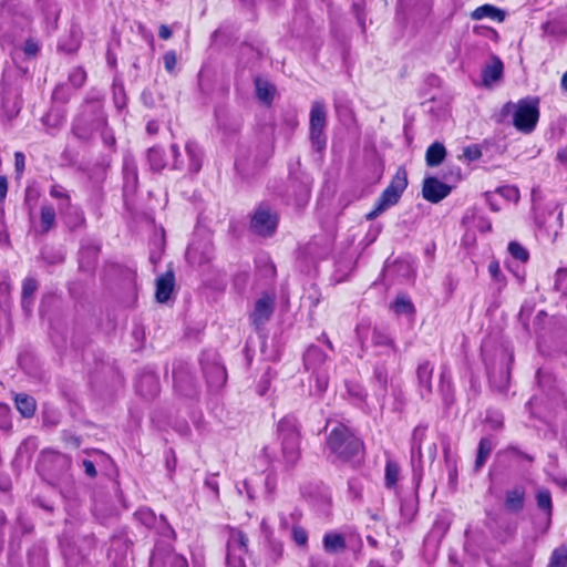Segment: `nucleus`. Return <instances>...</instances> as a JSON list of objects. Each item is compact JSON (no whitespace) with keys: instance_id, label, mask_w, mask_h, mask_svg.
Here are the masks:
<instances>
[{"instance_id":"obj_1","label":"nucleus","mask_w":567,"mask_h":567,"mask_svg":"<svg viewBox=\"0 0 567 567\" xmlns=\"http://www.w3.org/2000/svg\"><path fill=\"white\" fill-rule=\"evenodd\" d=\"M326 445L333 457V463L349 464L353 468H358L363 463V443L344 424L337 423L331 429Z\"/></svg>"},{"instance_id":"obj_2","label":"nucleus","mask_w":567,"mask_h":567,"mask_svg":"<svg viewBox=\"0 0 567 567\" xmlns=\"http://www.w3.org/2000/svg\"><path fill=\"white\" fill-rule=\"evenodd\" d=\"M277 437L281 446L282 462L286 467H293L301 457L300 424L293 415H286L278 422Z\"/></svg>"},{"instance_id":"obj_3","label":"nucleus","mask_w":567,"mask_h":567,"mask_svg":"<svg viewBox=\"0 0 567 567\" xmlns=\"http://www.w3.org/2000/svg\"><path fill=\"white\" fill-rule=\"evenodd\" d=\"M512 115L515 128L522 133H532L539 118V100L537 97H525L518 102H507L502 109V115Z\"/></svg>"},{"instance_id":"obj_4","label":"nucleus","mask_w":567,"mask_h":567,"mask_svg":"<svg viewBox=\"0 0 567 567\" xmlns=\"http://www.w3.org/2000/svg\"><path fill=\"white\" fill-rule=\"evenodd\" d=\"M71 458L54 450H44L41 452L37 470L39 474L51 485H59L69 476Z\"/></svg>"},{"instance_id":"obj_5","label":"nucleus","mask_w":567,"mask_h":567,"mask_svg":"<svg viewBox=\"0 0 567 567\" xmlns=\"http://www.w3.org/2000/svg\"><path fill=\"white\" fill-rule=\"evenodd\" d=\"M106 126V116L99 101L86 102L72 126L74 135L89 141L93 134Z\"/></svg>"},{"instance_id":"obj_6","label":"nucleus","mask_w":567,"mask_h":567,"mask_svg":"<svg viewBox=\"0 0 567 567\" xmlns=\"http://www.w3.org/2000/svg\"><path fill=\"white\" fill-rule=\"evenodd\" d=\"M171 152L175 169L187 171L190 174H197L200 171L204 162V152L198 143L187 141L183 151L177 144H172Z\"/></svg>"},{"instance_id":"obj_7","label":"nucleus","mask_w":567,"mask_h":567,"mask_svg":"<svg viewBox=\"0 0 567 567\" xmlns=\"http://www.w3.org/2000/svg\"><path fill=\"white\" fill-rule=\"evenodd\" d=\"M512 361L513 353L504 348L497 350L495 362H489L486 360V369L489 381L499 390H504L507 388Z\"/></svg>"},{"instance_id":"obj_8","label":"nucleus","mask_w":567,"mask_h":567,"mask_svg":"<svg viewBox=\"0 0 567 567\" xmlns=\"http://www.w3.org/2000/svg\"><path fill=\"white\" fill-rule=\"evenodd\" d=\"M279 217L268 205L260 204L250 218V229L258 236L271 237L278 226Z\"/></svg>"},{"instance_id":"obj_9","label":"nucleus","mask_w":567,"mask_h":567,"mask_svg":"<svg viewBox=\"0 0 567 567\" xmlns=\"http://www.w3.org/2000/svg\"><path fill=\"white\" fill-rule=\"evenodd\" d=\"M327 125V111L322 102L316 101L310 110V141L318 152L324 150L327 137L324 128Z\"/></svg>"},{"instance_id":"obj_10","label":"nucleus","mask_w":567,"mask_h":567,"mask_svg":"<svg viewBox=\"0 0 567 567\" xmlns=\"http://www.w3.org/2000/svg\"><path fill=\"white\" fill-rule=\"evenodd\" d=\"M248 550V537L239 529L231 528L227 540L228 567H245V555Z\"/></svg>"},{"instance_id":"obj_11","label":"nucleus","mask_w":567,"mask_h":567,"mask_svg":"<svg viewBox=\"0 0 567 567\" xmlns=\"http://www.w3.org/2000/svg\"><path fill=\"white\" fill-rule=\"evenodd\" d=\"M427 426L419 424L412 432L411 436V466L413 472V481L419 486L423 475V463H422V443L426 437Z\"/></svg>"},{"instance_id":"obj_12","label":"nucleus","mask_w":567,"mask_h":567,"mask_svg":"<svg viewBox=\"0 0 567 567\" xmlns=\"http://www.w3.org/2000/svg\"><path fill=\"white\" fill-rule=\"evenodd\" d=\"M408 187V172L404 167H399L389 186L382 192L378 202L389 208L395 205L403 192Z\"/></svg>"},{"instance_id":"obj_13","label":"nucleus","mask_w":567,"mask_h":567,"mask_svg":"<svg viewBox=\"0 0 567 567\" xmlns=\"http://www.w3.org/2000/svg\"><path fill=\"white\" fill-rule=\"evenodd\" d=\"M275 310V295L262 293L255 302L252 312L250 313V321L256 330L264 327L271 318Z\"/></svg>"},{"instance_id":"obj_14","label":"nucleus","mask_w":567,"mask_h":567,"mask_svg":"<svg viewBox=\"0 0 567 567\" xmlns=\"http://www.w3.org/2000/svg\"><path fill=\"white\" fill-rule=\"evenodd\" d=\"M214 249L209 241H194L186 251L188 262L195 266H202L209 262L213 258Z\"/></svg>"},{"instance_id":"obj_15","label":"nucleus","mask_w":567,"mask_h":567,"mask_svg":"<svg viewBox=\"0 0 567 567\" xmlns=\"http://www.w3.org/2000/svg\"><path fill=\"white\" fill-rule=\"evenodd\" d=\"M451 192V187L435 177H427L423 182L422 195L431 203H439Z\"/></svg>"},{"instance_id":"obj_16","label":"nucleus","mask_w":567,"mask_h":567,"mask_svg":"<svg viewBox=\"0 0 567 567\" xmlns=\"http://www.w3.org/2000/svg\"><path fill=\"white\" fill-rule=\"evenodd\" d=\"M200 362L208 384L213 388H220L224 385L227 379L226 369L215 359L210 362L202 359Z\"/></svg>"},{"instance_id":"obj_17","label":"nucleus","mask_w":567,"mask_h":567,"mask_svg":"<svg viewBox=\"0 0 567 567\" xmlns=\"http://www.w3.org/2000/svg\"><path fill=\"white\" fill-rule=\"evenodd\" d=\"M434 365L425 360L417 364L416 379L419 384L420 394L422 398H426L432 393V375Z\"/></svg>"},{"instance_id":"obj_18","label":"nucleus","mask_w":567,"mask_h":567,"mask_svg":"<svg viewBox=\"0 0 567 567\" xmlns=\"http://www.w3.org/2000/svg\"><path fill=\"white\" fill-rule=\"evenodd\" d=\"M82 30L79 25L72 24L69 33L63 35L58 44L59 50L72 54L75 53L82 42Z\"/></svg>"},{"instance_id":"obj_19","label":"nucleus","mask_w":567,"mask_h":567,"mask_svg":"<svg viewBox=\"0 0 567 567\" xmlns=\"http://www.w3.org/2000/svg\"><path fill=\"white\" fill-rule=\"evenodd\" d=\"M175 277L172 270L166 271L164 275L156 279V292L155 298L158 302H166L174 289Z\"/></svg>"},{"instance_id":"obj_20","label":"nucleus","mask_w":567,"mask_h":567,"mask_svg":"<svg viewBox=\"0 0 567 567\" xmlns=\"http://www.w3.org/2000/svg\"><path fill=\"white\" fill-rule=\"evenodd\" d=\"M137 392L146 398L153 399L159 391L158 378L154 373H144L136 382Z\"/></svg>"},{"instance_id":"obj_21","label":"nucleus","mask_w":567,"mask_h":567,"mask_svg":"<svg viewBox=\"0 0 567 567\" xmlns=\"http://www.w3.org/2000/svg\"><path fill=\"white\" fill-rule=\"evenodd\" d=\"M525 487L517 485L505 494V508L511 513H518L524 508L525 503Z\"/></svg>"},{"instance_id":"obj_22","label":"nucleus","mask_w":567,"mask_h":567,"mask_svg":"<svg viewBox=\"0 0 567 567\" xmlns=\"http://www.w3.org/2000/svg\"><path fill=\"white\" fill-rule=\"evenodd\" d=\"M327 355L317 346H310L305 355L303 363L307 370L318 371L323 370L322 364L326 362Z\"/></svg>"},{"instance_id":"obj_23","label":"nucleus","mask_w":567,"mask_h":567,"mask_svg":"<svg viewBox=\"0 0 567 567\" xmlns=\"http://www.w3.org/2000/svg\"><path fill=\"white\" fill-rule=\"evenodd\" d=\"M471 18L473 20L491 19L493 21L502 22L505 19V13L492 4H483L477 7L471 13Z\"/></svg>"},{"instance_id":"obj_24","label":"nucleus","mask_w":567,"mask_h":567,"mask_svg":"<svg viewBox=\"0 0 567 567\" xmlns=\"http://www.w3.org/2000/svg\"><path fill=\"white\" fill-rule=\"evenodd\" d=\"M323 549L329 554H338L346 549V538L339 533H327L322 539Z\"/></svg>"},{"instance_id":"obj_25","label":"nucleus","mask_w":567,"mask_h":567,"mask_svg":"<svg viewBox=\"0 0 567 567\" xmlns=\"http://www.w3.org/2000/svg\"><path fill=\"white\" fill-rule=\"evenodd\" d=\"M329 377L326 370L312 371L310 377V394L320 396L328 388Z\"/></svg>"},{"instance_id":"obj_26","label":"nucleus","mask_w":567,"mask_h":567,"mask_svg":"<svg viewBox=\"0 0 567 567\" xmlns=\"http://www.w3.org/2000/svg\"><path fill=\"white\" fill-rule=\"evenodd\" d=\"M401 468L400 465L392 461L388 460L384 468V486L388 489L395 491L398 487V482L400 480Z\"/></svg>"},{"instance_id":"obj_27","label":"nucleus","mask_w":567,"mask_h":567,"mask_svg":"<svg viewBox=\"0 0 567 567\" xmlns=\"http://www.w3.org/2000/svg\"><path fill=\"white\" fill-rule=\"evenodd\" d=\"M55 209L51 205H43L40 213V228L34 229L37 234H47L55 224Z\"/></svg>"},{"instance_id":"obj_28","label":"nucleus","mask_w":567,"mask_h":567,"mask_svg":"<svg viewBox=\"0 0 567 567\" xmlns=\"http://www.w3.org/2000/svg\"><path fill=\"white\" fill-rule=\"evenodd\" d=\"M503 74V63L498 58H494L493 61L485 66L482 73L483 82L489 85L501 79Z\"/></svg>"},{"instance_id":"obj_29","label":"nucleus","mask_w":567,"mask_h":567,"mask_svg":"<svg viewBox=\"0 0 567 567\" xmlns=\"http://www.w3.org/2000/svg\"><path fill=\"white\" fill-rule=\"evenodd\" d=\"M446 150L442 143L435 142L429 146L425 154L427 166H439L445 158Z\"/></svg>"},{"instance_id":"obj_30","label":"nucleus","mask_w":567,"mask_h":567,"mask_svg":"<svg viewBox=\"0 0 567 567\" xmlns=\"http://www.w3.org/2000/svg\"><path fill=\"white\" fill-rule=\"evenodd\" d=\"M255 86L258 100L267 105H270L276 91L275 86L260 78L255 80Z\"/></svg>"},{"instance_id":"obj_31","label":"nucleus","mask_w":567,"mask_h":567,"mask_svg":"<svg viewBox=\"0 0 567 567\" xmlns=\"http://www.w3.org/2000/svg\"><path fill=\"white\" fill-rule=\"evenodd\" d=\"M493 449H494V443L489 437L481 439V441L478 443L475 464H474V470L476 472L480 471L484 466V464H485L486 460L488 458Z\"/></svg>"},{"instance_id":"obj_32","label":"nucleus","mask_w":567,"mask_h":567,"mask_svg":"<svg viewBox=\"0 0 567 567\" xmlns=\"http://www.w3.org/2000/svg\"><path fill=\"white\" fill-rule=\"evenodd\" d=\"M16 406L18 409V411L24 416V417H30L34 414L35 412V400L28 395V394H24V393H20V394H17L16 395Z\"/></svg>"},{"instance_id":"obj_33","label":"nucleus","mask_w":567,"mask_h":567,"mask_svg":"<svg viewBox=\"0 0 567 567\" xmlns=\"http://www.w3.org/2000/svg\"><path fill=\"white\" fill-rule=\"evenodd\" d=\"M147 159L152 171L159 172L166 166L165 152L162 147L153 146L147 151Z\"/></svg>"},{"instance_id":"obj_34","label":"nucleus","mask_w":567,"mask_h":567,"mask_svg":"<svg viewBox=\"0 0 567 567\" xmlns=\"http://www.w3.org/2000/svg\"><path fill=\"white\" fill-rule=\"evenodd\" d=\"M61 217L71 230H74L83 226L85 221L83 212L78 206H74L70 210L65 212L64 214L61 215Z\"/></svg>"},{"instance_id":"obj_35","label":"nucleus","mask_w":567,"mask_h":567,"mask_svg":"<svg viewBox=\"0 0 567 567\" xmlns=\"http://www.w3.org/2000/svg\"><path fill=\"white\" fill-rule=\"evenodd\" d=\"M536 503L539 509H542L547 516V523H550L553 514L551 494L547 488H539L536 493Z\"/></svg>"},{"instance_id":"obj_36","label":"nucleus","mask_w":567,"mask_h":567,"mask_svg":"<svg viewBox=\"0 0 567 567\" xmlns=\"http://www.w3.org/2000/svg\"><path fill=\"white\" fill-rule=\"evenodd\" d=\"M18 0H6L0 7V29L4 28V23L12 17H17L16 7Z\"/></svg>"},{"instance_id":"obj_37","label":"nucleus","mask_w":567,"mask_h":567,"mask_svg":"<svg viewBox=\"0 0 567 567\" xmlns=\"http://www.w3.org/2000/svg\"><path fill=\"white\" fill-rule=\"evenodd\" d=\"M547 567H567L566 545H561L553 550Z\"/></svg>"},{"instance_id":"obj_38","label":"nucleus","mask_w":567,"mask_h":567,"mask_svg":"<svg viewBox=\"0 0 567 567\" xmlns=\"http://www.w3.org/2000/svg\"><path fill=\"white\" fill-rule=\"evenodd\" d=\"M507 249H508L509 255L514 259L520 261L522 264H526L529 260V252H528V250L523 245H520L519 243L511 241L508 244Z\"/></svg>"},{"instance_id":"obj_39","label":"nucleus","mask_w":567,"mask_h":567,"mask_svg":"<svg viewBox=\"0 0 567 567\" xmlns=\"http://www.w3.org/2000/svg\"><path fill=\"white\" fill-rule=\"evenodd\" d=\"M440 390L443 394L445 403L452 402V383L450 380L449 372L445 368L442 369L440 374Z\"/></svg>"},{"instance_id":"obj_40","label":"nucleus","mask_w":567,"mask_h":567,"mask_svg":"<svg viewBox=\"0 0 567 567\" xmlns=\"http://www.w3.org/2000/svg\"><path fill=\"white\" fill-rule=\"evenodd\" d=\"M393 310L396 315H413L414 313V307L411 302V300L405 296H399L394 303H393Z\"/></svg>"},{"instance_id":"obj_41","label":"nucleus","mask_w":567,"mask_h":567,"mask_svg":"<svg viewBox=\"0 0 567 567\" xmlns=\"http://www.w3.org/2000/svg\"><path fill=\"white\" fill-rule=\"evenodd\" d=\"M124 178L126 183L135 184L137 181V167L133 157L126 156L123 165Z\"/></svg>"},{"instance_id":"obj_42","label":"nucleus","mask_w":567,"mask_h":567,"mask_svg":"<svg viewBox=\"0 0 567 567\" xmlns=\"http://www.w3.org/2000/svg\"><path fill=\"white\" fill-rule=\"evenodd\" d=\"M135 516L143 525L147 527H154L157 522L155 513L148 507L140 508L135 513Z\"/></svg>"},{"instance_id":"obj_43","label":"nucleus","mask_w":567,"mask_h":567,"mask_svg":"<svg viewBox=\"0 0 567 567\" xmlns=\"http://www.w3.org/2000/svg\"><path fill=\"white\" fill-rule=\"evenodd\" d=\"M373 380L383 392V394H385L389 381L388 370L382 365L375 367L373 372Z\"/></svg>"},{"instance_id":"obj_44","label":"nucleus","mask_w":567,"mask_h":567,"mask_svg":"<svg viewBox=\"0 0 567 567\" xmlns=\"http://www.w3.org/2000/svg\"><path fill=\"white\" fill-rule=\"evenodd\" d=\"M488 272L492 279L498 284V289H502L506 285L505 275L501 271V267L497 260H492L488 265Z\"/></svg>"},{"instance_id":"obj_45","label":"nucleus","mask_w":567,"mask_h":567,"mask_svg":"<svg viewBox=\"0 0 567 567\" xmlns=\"http://www.w3.org/2000/svg\"><path fill=\"white\" fill-rule=\"evenodd\" d=\"M372 343L374 346H384L391 349L392 352H395V347L393 340L382 331L374 329L372 332Z\"/></svg>"},{"instance_id":"obj_46","label":"nucleus","mask_w":567,"mask_h":567,"mask_svg":"<svg viewBox=\"0 0 567 567\" xmlns=\"http://www.w3.org/2000/svg\"><path fill=\"white\" fill-rule=\"evenodd\" d=\"M291 536H292L293 542L299 547H302V548L307 547V545H308V533H307V530L303 527H301L298 524H293V526L291 528Z\"/></svg>"},{"instance_id":"obj_47","label":"nucleus","mask_w":567,"mask_h":567,"mask_svg":"<svg viewBox=\"0 0 567 567\" xmlns=\"http://www.w3.org/2000/svg\"><path fill=\"white\" fill-rule=\"evenodd\" d=\"M38 289V282L33 278H25L22 284V307H25L27 299L31 298Z\"/></svg>"},{"instance_id":"obj_48","label":"nucleus","mask_w":567,"mask_h":567,"mask_svg":"<svg viewBox=\"0 0 567 567\" xmlns=\"http://www.w3.org/2000/svg\"><path fill=\"white\" fill-rule=\"evenodd\" d=\"M567 280V268H558L555 274L554 288L556 291L567 295V287L565 281Z\"/></svg>"},{"instance_id":"obj_49","label":"nucleus","mask_w":567,"mask_h":567,"mask_svg":"<svg viewBox=\"0 0 567 567\" xmlns=\"http://www.w3.org/2000/svg\"><path fill=\"white\" fill-rule=\"evenodd\" d=\"M348 489L351 497L355 501L362 499L363 484L360 478L353 477L348 482Z\"/></svg>"},{"instance_id":"obj_50","label":"nucleus","mask_w":567,"mask_h":567,"mask_svg":"<svg viewBox=\"0 0 567 567\" xmlns=\"http://www.w3.org/2000/svg\"><path fill=\"white\" fill-rule=\"evenodd\" d=\"M86 80V73L81 68L73 69L69 74V81L74 87H81Z\"/></svg>"},{"instance_id":"obj_51","label":"nucleus","mask_w":567,"mask_h":567,"mask_svg":"<svg viewBox=\"0 0 567 567\" xmlns=\"http://www.w3.org/2000/svg\"><path fill=\"white\" fill-rule=\"evenodd\" d=\"M272 378L274 372L270 369H267L257 384V392L260 395H264L268 391Z\"/></svg>"},{"instance_id":"obj_52","label":"nucleus","mask_w":567,"mask_h":567,"mask_svg":"<svg viewBox=\"0 0 567 567\" xmlns=\"http://www.w3.org/2000/svg\"><path fill=\"white\" fill-rule=\"evenodd\" d=\"M498 194L508 202L516 203L519 199V192L515 186H504L498 188Z\"/></svg>"},{"instance_id":"obj_53","label":"nucleus","mask_w":567,"mask_h":567,"mask_svg":"<svg viewBox=\"0 0 567 567\" xmlns=\"http://www.w3.org/2000/svg\"><path fill=\"white\" fill-rule=\"evenodd\" d=\"M11 427L10 408L7 404L0 403V429L9 430Z\"/></svg>"},{"instance_id":"obj_54","label":"nucleus","mask_w":567,"mask_h":567,"mask_svg":"<svg viewBox=\"0 0 567 567\" xmlns=\"http://www.w3.org/2000/svg\"><path fill=\"white\" fill-rule=\"evenodd\" d=\"M482 156V152L477 145H471L463 150V157L470 162L476 161Z\"/></svg>"},{"instance_id":"obj_55","label":"nucleus","mask_w":567,"mask_h":567,"mask_svg":"<svg viewBox=\"0 0 567 567\" xmlns=\"http://www.w3.org/2000/svg\"><path fill=\"white\" fill-rule=\"evenodd\" d=\"M177 58L174 51H168L164 54V66L168 73H174Z\"/></svg>"},{"instance_id":"obj_56","label":"nucleus","mask_w":567,"mask_h":567,"mask_svg":"<svg viewBox=\"0 0 567 567\" xmlns=\"http://www.w3.org/2000/svg\"><path fill=\"white\" fill-rule=\"evenodd\" d=\"M69 193L65 190V188L59 184H54L50 187V196L61 200V199H68Z\"/></svg>"},{"instance_id":"obj_57","label":"nucleus","mask_w":567,"mask_h":567,"mask_svg":"<svg viewBox=\"0 0 567 567\" xmlns=\"http://www.w3.org/2000/svg\"><path fill=\"white\" fill-rule=\"evenodd\" d=\"M284 554V544L281 542H271L270 543V555L271 558L277 561L282 557Z\"/></svg>"},{"instance_id":"obj_58","label":"nucleus","mask_w":567,"mask_h":567,"mask_svg":"<svg viewBox=\"0 0 567 567\" xmlns=\"http://www.w3.org/2000/svg\"><path fill=\"white\" fill-rule=\"evenodd\" d=\"M14 167H16L18 177H20L25 167V156L23 153H21V152L14 153Z\"/></svg>"},{"instance_id":"obj_59","label":"nucleus","mask_w":567,"mask_h":567,"mask_svg":"<svg viewBox=\"0 0 567 567\" xmlns=\"http://www.w3.org/2000/svg\"><path fill=\"white\" fill-rule=\"evenodd\" d=\"M96 255H97L96 247L82 248L80 251V267L84 268V258L86 256L94 259L96 257Z\"/></svg>"},{"instance_id":"obj_60","label":"nucleus","mask_w":567,"mask_h":567,"mask_svg":"<svg viewBox=\"0 0 567 567\" xmlns=\"http://www.w3.org/2000/svg\"><path fill=\"white\" fill-rule=\"evenodd\" d=\"M101 131V136L105 145L107 146H114L115 144V137L113 133L107 128V125L104 126Z\"/></svg>"},{"instance_id":"obj_61","label":"nucleus","mask_w":567,"mask_h":567,"mask_svg":"<svg viewBox=\"0 0 567 567\" xmlns=\"http://www.w3.org/2000/svg\"><path fill=\"white\" fill-rule=\"evenodd\" d=\"M82 465H83L85 474L89 477L94 478L96 476L97 472H96L94 463L91 460H87V458L83 460Z\"/></svg>"},{"instance_id":"obj_62","label":"nucleus","mask_w":567,"mask_h":567,"mask_svg":"<svg viewBox=\"0 0 567 567\" xmlns=\"http://www.w3.org/2000/svg\"><path fill=\"white\" fill-rule=\"evenodd\" d=\"M386 209V207H384L383 205H381L380 202L377 200L375 207L370 213L367 214V219L373 220Z\"/></svg>"},{"instance_id":"obj_63","label":"nucleus","mask_w":567,"mask_h":567,"mask_svg":"<svg viewBox=\"0 0 567 567\" xmlns=\"http://www.w3.org/2000/svg\"><path fill=\"white\" fill-rule=\"evenodd\" d=\"M75 205H72L71 203V197H70V194L68 195V199H61L59 202V206H58V209H59V213L60 215L64 214L65 212L70 210L71 208H73Z\"/></svg>"},{"instance_id":"obj_64","label":"nucleus","mask_w":567,"mask_h":567,"mask_svg":"<svg viewBox=\"0 0 567 567\" xmlns=\"http://www.w3.org/2000/svg\"><path fill=\"white\" fill-rule=\"evenodd\" d=\"M348 390L352 396H355L359 400H363L365 398V393H364L363 389L359 385L350 386Z\"/></svg>"}]
</instances>
